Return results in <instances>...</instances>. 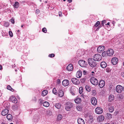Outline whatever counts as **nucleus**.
Returning a JSON list of instances; mask_svg holds the SVG:
<instances>
[{"label": "nucleus", "mask_w": 124, "mask_h": 124, "mask_svg": "<svg viewBox=\"0 0 124 124\" xmlns=\"http://www.w3.org/2000/svg\"><path fill=\"white\" fill-rule=\"evenodd\" d=\"M88 62L89 65L91 67H94L97 66V62L93 58H89L88 60Z\"/></svg>", "instance_id": "1"}, {"label": "nucleus", "mask_w": 124, "mask_h": 124, "mask_svg": "<svg viewBox=\"0 0 124 124\" xmlns=\"http://www.w3.org/2000/svg\"><path fill=\"white\" fill-rule=\"evenodd\" d=\"M65 108L67 111H70V109L72 108L73 105L74 104L71 102H68L66 103Z\"/></svg>", "instance_id": "2"}, {"label": "nucleus", "mask_w": 124, "mask_h": 124, "mask_svg": "<svg viewBox=\"0 0 124 124\" xmlns=\"http://www.w3.org/2000/svg\"><path fill=\"white\" fill-rule=\"evenodd\" d=\"M96 61H99L102 59V56L99 54H96L93 56V59Z\"/></svg>", "instance_id": "3"}, {"label": "nucleus", "mask_w": 124, "mask_h": 124, "mask_svg": "<svg viewBox=\"0 0 124 124\" xmlns=\"http://www.w3.org/2000/svg\"><path fill=\"white\" fill-rule=\"evenodd\" d=\"M90 81L91 83L94 85H96L98 83V81L97 79L94 77L91 78Z\"/></svg>", "instance_id": "4"}, {"label": "nucleus", "mask_w": 124, "mask_h": 124, "mask_svg": "<svg viewBox=\"0 0 124 124\" xmlns=\"http://www.w3.org/2000/svg\"><path fill=\"white\" fill-rule=\"evenodd\" d=\"M78 63L80 66L82 67H85L87 64V62L85 61L80 60L78 61Z\"/></svg>", "instance_id": "5"}, {"label": "nucleus", "mask_w": 124, "mask_h": 124, "mask_svg": "<svg viewBox=\"0 0 124 124\" xmlns=\"http://www.w3.org/2000/svg\"><path fill=\"white\" fill-rule=\"evenodd\" d=\"M123 87L121 85H118L116 87V90L117 92L118 93H120L123 90Z\"/></svg>", "instance_id": "6"}, {"label": "nucleus", "mask_w": 124, "mask_h": 124, "mask_svg": "<svg viewBox=\"0 0 124 124\" xmlns=\"http://www.w3.org/2000/svg\"><path fill=\"white\" fill-rule=\"evenodd\" d=\"M71 81L74 84L78 85L79 84L80 82L78 79L76 78H72L71 79Z\"/></svg>", "instance_id": "7"}, {"label": "nucleus", "mask_w": 124, "mask_h": 124, "mask_svg": "<svg viewBox=\"0 0 124 124\" xmlns=\"http://www.w3.org/2000/svg\"><path fill=\"white\" fill-rule=\"evenodd\" d=\"M106 53L108 56H112L114 54V51L112 49H109L107 50Z\"/></svg>", "instance_id": "8"}, {"label": "nucleus", "mask_w": 124, "mask_h": 124, "mask_svg": "<svg viewBox=\"0 0 124 124\" xmlns=\"http://www.w3.org/2000/svg\"><path fill=\"white\" fill-rule=\"evenodd\" d=\"M96 113L98 114H101L103 112V110L102 108L100 107L96 108L95 109Z\"/></svg>", "instance_id": "9"}, {"label": "nucleus", "mask_w": 124, "mask_h": 124, "mask_svg": "<svg viewBox=\"0 0 124 124\" xmlns=\"http://www.w3.org/2000/svg\"><path fill=\"white\" fill-rule=\"evenodd\" d=\"M105 49V46H100L97 48V51L99 53L103 52Z\"/></svg>", "instance_id": "10"}, {"label": "nucleus", "mask_w": 124, "mask_h": 124, "mask_svg": "<svg viewBox=\"0 0 124 124\" xmlns=\"http://www.w3.org/2000/svg\"><path fill=\"white\" fill-rule=\"evenodd\" d=\"M118 62V59L116 57H114L111 60V62L113 65H116Z\"/></svg>", "instance_id": "11"}, {"label": "nucleus", "mask_w": 124, "mask_h": 124, "mask_svg": "<svg viewBox=\"0 0 124 124\" xmlns=\"http://www.w3.org/2000/svg\"><path fill=\"white\" fill-rule=\"evenodd\" d=\"M91 102L92 104L94 105H96L97 104V101L96 98L93 97L91 98Z\"/></svg>", "instance_id": "12"}, {"label": "nucleus", "mask_w": 124, "mask_h": 124, "mask_svg": "<svg viewBox=\"0 0 124 124\" xmlns=\"http://www.w3.org/2000/svg\"><path fill=\"white\" fill-rule=\"evenodd\" d=\"M10 99L11 101L14 103H16L17 102V100L16 98L14 96H12L10 97Z\"/></svg>", "instance_id": "13"}, {"label": "nucleus", "mask_w": 124, "mask_h": 124, "mask_svg": "<svg viewBox=\"0 0 124 124\" xmlns=\"http://www.w3.org/2000/svg\"><path fill=\"white\" fill-rule=\"evenodd\" d=\"M69 84V81L67 79L64 80L62 82V85L65 86H68Z\"/></svg>", "instance_id": "14"}, {"label": "nucleus", "mask_w": 124, "mask_h": 124, "mask_svg": "<svg viewBox=\"0 0 124 124\" xmlns=\"http://www.w3.org/2000/svg\"><path fill=\"white\" fill-rule=\"evenodd\" d=\"M43 101L42 100H40V103L43 104V105L45 107H47L49 105V104L48 102L47 101H45L43 102Z\"/></svg>", "instance_id": "15"}, {"label": "nucleus", "mask_w": 124, "mask_h": 124, "mask_svg": "<svg viewBox=\"0 0 124 124\" xmlns=\"http://www.w3.org/2000/svg\"><path fill=\"white\" fill-rule=\"evenodd\" d=\"M105 85V81L102 80H101L99 82V85L100 88L103 87Z\"/></svg>", "instance_id": "16"}, {"label": "nucleus", "mask_w": 124, "mask_h": 124, "mask_svg": "<svg viewBox=\"0 0 124 124\" xmlns=\"http://www.w3.org/2000/svg\"><path fill=\"white\" fill-rule=\"evenodd\" d=\"M9 112V110L7 109H4L1 112V114L3 116L6 115Z\"/></svg>", "instance_id": "17"}, {"label": "nucleus", "mask_w": 124, "mask_h": 124, "mask_svg": "<svg viewBox=\"0 0 124 124\" xmlns=\"http://www.w3.org/2000/svg\"><path fill=\"white\" fill-rule=\"evenodd\" d=\"M73 69L72 65L70 64H69L67 67V70L68 71H71Z\"/></svg>", "instance_id": "18"}, {"label": "nucleus", "mask_w": 124, "mask_h": 124, "mask_svg": "<svg viewBox=\"0 0 124 124\" xmlns=\"http://www.w3.org/2000/svg\"><path fill=\"white\" fill-rule=\"evenodd\" d=\"M78 124H85V122L84 120L82 118H79L78 120Z\"/></svg>", "instance_id": "19"}, {"label": "nucleus", "mask_w": 124, "mask_h": 124, "mask_svg": "<svg viewBox=\"0 0 124 124\" xmlns=\"http://www.w3.org/2000/svg\"><path fill=\"white\" fill-rule=\"evenodd\" d=\"M82 71L80 70L78 71L77 73L76 77L78 78H80L82 76Z\"/></svg>", "instance_id": "20"}, {"label": "nucleus", "mask_w": 124, "mask_h": 124, "mask_svg": "<svg viewBox=\"0 0 124 124\" xmlns=\"http://www.w3.org/2000/svg\"><path fill=\"white\" fill-rule=\"evenodd\" d=\"M101 67L103 68H105L107 66V64L105 62H102L101 63Z\"/></svg>", "instance_id": "21"}, {"label": "nucleus", "mask_w": 124, "mask_h": 124, "mask_svg": "<svg viewBox=\"0 0 124 124\" xmlns=\"http://www.w3.org/2000/svg\"><path fill=\"white\" fill-rule=\"evenodd\" d=\"M97 120L99 122H101L103 121L104 119V118L103 116H100L98 117L97 118Z\"/></svg>", "instance_id": "22"}, {"label": "nucleus", "mask_w": 124, "mask_h": 124, "mask_svg": "<svg viewBox=\"0 0 124 124\" xmlns=\"http://www.w3.org/2000/svg\"><path fill=\"white\" fill-rule=\"evenodd\" d=\"M114 99V96L113 95L111 94L109 96L108 99L109 101H112Z\"/></svg>", "instance_id": "23"}, {"label": "nucleus", "mask_w": 124, "mask_h": 124, "mask_svg": "<svg viewBox=\"0 0 124 124\" xmlns=\"http://www.w3.org/2000/svg\"><path fill=\"white\" fill-rule=\"evenodd\" d=\"M59 95L61 97H62L64 95V92L61 90H60L59 92Z\"/></svg>", "instance_id": "24"}, {"label": "nucleus", "mask_w": 124, "mask_h": 124, "mask_svg": "<svg viewBox=\"0 0 124 124\" xmlns=\"http://www.w3.org/2000/svg\"><path fill=\"white\" fill-rule=\"evenodd\" d=\"M19 4L18 2H15V4L13 5V6L14 8H18L19 6Z\"/></svg>", "instance_id": "25"}, {"label": "nucleus", "mask_w": 124, "mask_h": 124, "mask_svg": "<svg viewBox=\"0 0 124 124\" xmlns=\"http://www.w3.org/2000/svg\"><path fill=\"white\" fill-rule=\"evenodd\" d=\"M7 118L8 120H10L12 119V115L9 114L7 116Z\"/></svg>", "instance_id": "26"}, {"label": "nucleus", "mask_w": 124, "mask_h": 124, "mask_svg": "<svg viewBox=\"0 0 124 124\" xmlns=\"http://www.w3.org/2000/svg\"><path fill=\"white\" fill-rule=\"evenodd\" d=\"M54 106L56 107L58 109H59L61 108V104L58 103L56 104Z\"/></svg>", "instance_id": "27"}, {"label": "nucleus", "mask_w": 124, "mask_h": 124, "mask_svg": "<svg viewBox=\"0 0 124 124\" xmlns=\"http://www.w3.org/2000/svg\"><path fill=\"white\" fill-rule=\"evenodd\" d=\"M108 108L110 112H112L114 110V108L113 106H110Z\"/></svg>", "instance_id": "28"}, {"label": "nucleus", "mask_w": 124, "mask_h": 124, "mask_svg": "<svg viewBox=\"0 0 124 124\" xmlns=\"http://www.w3.org/2000/svg\"><path fill=\"white\" fill-rule=\"evenodd\" d=\"M48 93V91L46 90H44L42 91V95L44 96L46 95Z\"/></svg>", "instance_id": "29"}, {"label": "nucleus", "mask_w": 124, "mask_h": 124, "mask_svg": "<svg viewBox=\"0 0 124 124\" xmlns=\"http://www.w3.org/2000/svg\"><path fill=\"white\" fill-rule=\"evenodd\" d=\"M85 88L86 90L87 91L90 92V87L89 86L86 85L85 86Z\"/></svg>", "instance_id": "30"}, {"label": "nucleus", "mask_w": 124, "mask_h": 124, "mask_svg": "<svg viewBox=\"0 0 124 124\" xmlns=\"http://www.w3.org/2000/svg\"><path fill=\"white\" fill-rule=\"evenodd\" d=\"M81 99V98H76L75 100V101L76 103H78L80 102Z\"/></svg>", "instance_id": "31"}, {"label": "nucleus", "mask_w": 124, "mask_h": 124, "mask_svg": "<svg viewBox=\"0 0 124 124\" xmlns=\"http://www.w3.org/2000/svg\"><path fill=\"white\" fill-rule=\"evenodd\" d=\"M12 108L14 110H16L18 108V106L16 105H15L12 107Z\"/></svg>", "instance_id": "32"}, {"label": "nucleus", "mask_w": 124, "mask_h": 124, "mask_svg": "<svg viewBox=\"0 0 124 124\" xmlns=\"http://www.w3.org/2000/svg\"><path fill=\"white\" fill-rule=\"evenodd\" d=\"M62 115L60 114H59L57 116V119L58 120H61L62 118Z\"/></svg>", "instance_id": "33"}, {"label": "nucleus", "mask_w": 124, "mask_h": 124, "mask_svg": "<svg viewBox=\"0 0 124 124\" xmlns=\"http://www.w3.org/2000/svg\"><path fill=\"white\" fill-rule=\"evenodd\" d=\"M53 93L55 95H56L57 94V91L55 88H54L53 90Z\"/></svg>", "instance_id": "34"}, {"label": "nucleus", "mask_w": 124, "mask_h": 124, "mask_svg": "<svg viewBox=\"0 0 124 124\" xmlns=\"http://www.w3.org/2000/svg\"><path fill=\"white\" fill-rule=\"evenodd\" d=\"M83 88L82 87H81L79 88V93L80 94H81L83 92Z\"/></svg>", "instance_id": "35"}, {"label": "nucleus", "mask_w": 124, "mask_h": 124, "mask_svg": "<svg viewBox=\"0 0 124 124\" xmlns=\"http://www.w3.org/2000/svg\"><path fill=\"white\" fill-rule=\"evenodd\" d=\"M76 109L78 111H80L82 109V108L80 106H77L76 107Z\"/></svg>", "instance_id": "36"}, {"label": "nucleus", "mask_w": 124, "mask_h": 124, "mask_svg": "<svg viewBox=\"0 0 124 124\" xmlns=\"http://www.w3.org/2000/svg\"><path fill=\"white\" fill-rule=\"evenodd\" d=\"M100 22L99 21L97 22L95 24L94 27H96L98 26L100 24Z\"/></svg>", "instance_id": "37"}, {"label": "nucleus", "mask_w": 124, "mask_h": 124, "mask_svg": "<svg viewBox=\"0 0 124 124\" xmlns=\"http://www.w3.org/2000/svg\"><path fill=\"white\" fill-rule=\"evenodd\" d=\"M85 78H83L81 79L80 81L82 83H84L85 82Z\"/></svg>", "instance_id": "38"}, {"label": "nucleus", "mask_w": 124, "mask_h": 124, "mask_svg": "<svg viewBox=\"0 0 124 124\" xmlns=\"http://www.w3.org/2000/svg\"><path fill=\"white\" fill-rule=\"evenodd\" d=\"M42 31L43 32L45 33H46L47 31L46 29L45 28H43L42 29Z\"/></svg>", "instance_id": "39"}, {"label": "nucleus", "mask_w": 124, "mask_h": 124, "mask_svg": "<svg viewBox=\"0 0 124 124\" xmlns=\"http://www.w3.org/2000/svg\"><path fill=\"white\" fill-rule=\"evenodd\" d=\"M9 35L10 36V37H12L13 36V34L11 31H9Z\"/></svg>", "instance_id": "40"}, {"label": "nucleus", "mask_w": 124, "mask_h": 124, "mask_svg": "<svg viewBox=\"0 0 124 124\" xmlns=\"http://www.w3.org/2000/svg\"><path fill=\"white\" fill-rule=\"evenodd\" d=\"M102 55L103 57H104L106 55V53L105 52H103L102 54Z\"/></svg>", "instance_id": "41"}, {"label": "nucleus", "mask_w": 124, "mask_h": 124, "mask_svg": "<svg viewBox=\"0 0 124 124\" xmlns=\"http://www.w3.org/2000/svg\"><path fill=\"white\" fill-rule=\"evenodd\" d=\"M54 55L53 54H51L49 55V56L50 57H54Z\"/></svg>", "instance_id": "42"}, {"label": "nucleus", "mask_w": 124, "mask_h": 124, "mask_svg": "<svg viewBox=\"0 0 124 124\" xmlns=\"http://www.w3.org/2000/svg\"><path fill=\"white\" fill-rule=\"evenodd\" d=\"M10 21H11V23L13 24L15 22H14V19L12 18L11 20H10Z\"/></svg>", "instance_id": "43"}, {"label": "nucleus", "mask_w": 124, "mask_h": 124, "mask_svg": "<svg viewBox=\"0 0 124 124\" xmlns=\"http://www.w3.org/2000/svg\"><path fill=\"white\" fill-rule=\"evenodd\" d=\"M9 24L8 23H5V26L6 27L8 26H9Z\"/></svg>", "instance_id": "44"}, {"label": "nucleus", "mask_w": 124, "mask_h": 124, "mask_svg": "<svg viewBox=\"0 0 124 124\" xmlns=\"http://www.w3.org/2000/svg\"><path fill=\"white\" fill-rule=\"evenodd\" d=\"M11 87L10 85H8L7 87V89L8 90H10Z\"/></svg>", "instance_id": "45"}, {"label": "nucleus", "mask_w": 124, "mask_h": 124, "mask_svg": "<svg viewBox=\"0 0 124 124\" xmlns=\"http://www.w3.org/2000/svg\"><path fill=\"white\" fill-rule=\"evenodd\" d=\"M106 22V21L104 20L103 21H102V25H104V24Z\"/></svg>", "instance_id": "46"}, {"label": "nucleus", "mask_w": 124, "mask_h": 124, "mask_svg": "<svg viewBox=\"0 0 124 124\" xmlns=\"http://www.w3.org/2000/svg\"><path fill=\"white\" fill-rule=\"evenodd\" d=\"M33 121L35 122H37L38 121V120L36 119H33Z\"/></svg>", "instance_id": "47"}, {"label": "nucleus", "mask_w": 124, "mask_h": 124, "mask_svg": "<svg viewBox=\"0 0 124 124\" xmlns=\"http://www.w3.org/2000/svg\"><path fill=\"white\" fill-rule=\"evenodd\" d=\"M57 83L58 84H59L61 83L60 80V79H58L57 80Z\"/></svg>", "instance_id": "48"}, {"label": "nucleus", "mask_w": 124, "mask_h": 124, "mask_svg": "<svg viewBox=\"0 0 124 124\" xmlns=\"http://www.w3.org/2000/svg\"><path fill=\"white\" fill-rule=\"evenodd\" d=\"M101 27V25H100L98 26V27L97 28V29H96V30L97 31H98L99 30V29Z\"/></svg>", "instance_id": "49"}, {"label": "nucleus", "mask_w": 124, "mask_h": 124, "mask_svg": "<svg viewBox=\"0 0 124 124\" xmlns=\"http://www.w3.org/2000/svg\"><path fill=\"white\" fill-rule=\"evenodd\" d=\"M39 10L38 9H37L36 11V13H39Z\"/></svg>", "instance_id": "50"}, {"label": "nucleus", "mask_w": 124, "mask_h": 124, "mask_svg": "<svg viewBox=\"0 0 124 124\" xmlns=\"http://www.w3.org/2000/svg\"><path fill=\"white\" fill-rule=\"evenodd\" d=\"M121 75L122 76L124 77V72H122L121 74Z\"/></svg>", "instance_id": "51"}, {"label": "nucleus", "mask_w": 124, "mask_h": 124, "mask_svg": "<svg viewBox=\"0 0 124 124\" xmlns=\"http://www.w3.org/2000/svg\"><path fill=\"white\" fill-rule=\"evenodd\" d=\"M10 90L11 91H14V89H13V88H12L11 89H10Z\"/></svg>", "instance_id": "52"}, {"label": "nucleus", "mask_w": 124, "mask_h": 124, "mask_svg": "<svg viewBox=\"0 0 124 124\" xmlns=\"http://www.w3.org/2000/svg\"><path fill=\"white\" fill-rule=\"evenodd\" d=\"M68 1L69 2V3H70L72 2V0H68Z\"/></svg>", "instance_id": "53"}, {"label": "nucleus", "mask_w": 124, "mask_h": 124, "mask_svg": "<svg viewBox=\"0 0 124 124\" xmlns=\"http://www.w3.org/2000/svg\"><path fill=\"white\" fill-rule=\"evenodd\" d=\"M2 68V67L1 65H0V70H1Z\"/></svg>", "instance_id": "54"}, {"label": "nucleus", "mask_w": 124, "mask_h": 124, "mask_svg": "<svg viewBox=\"0 0 124 124\" xmlns=\"http://www.w3.org/2000/svg\"><path fill=\"white\" fill-rule=\"evenodd\" d=\"M71 93L72 94V95H75V93H74L72 92H71Z\"/></svg>", "instance_id": "55"}, {"label": "nucleus", "mask_w": 124, "mask_h": 124, "mask_svg": "<svg viewBox=\"0 0 124 124\" xmlns=\"http://www.w3.org/2000/svg\"><path fill=\"white\" fill-rule=\"evenodd\" d=\"M109 22L107 24V25H109Z\"/></svg>", "instance_id": "56"}, {"label": "nucleus", "mask_w": 124, "mask_h": 124, "mask_svg": "<svg viewBox=\"0 0 124 124\" xmlns=\"http://www.w3.org/2000/svg\"><path fill=\"white\" fill-rule=\"evenodd\" d=\"M92 73L93 74L94 73V72L93 71H92Z\"/></svg>", "instance_id": "57"}, {"label": "nucleus", "mask_w": 124, "mask_h": 124, "mask_svg": "<svg viewBox=\"0 0 124 124\" xmlns=\"http://www.w3.org/2000/svg\"><path fill=\"white\" fill-rule=\"evenodd\" d=\"M115 23V22H114V21H113V24H114V23Z\"/></svg>", "instance_id": "58"}, {"label": "nucleus", "mask_w": 124, "mask_h": 124, "mask_svg": "<svg viewBox=\"0 0 124 124\" xmlns=\"http://www.w3.org/2000/svg\"><path fill=\"white\" fill-rule=\"evenodd\" d=\"M23 25H22L21 26V27L22 28L23 27Z\"/></svg>", "instance_id": "59"}, {"label": "nucleus", "mask_w": 124, "mask_h": 124, "mask_svg": "<svg viewBox=\"0 0 124 124\" xmlns=\"http://www.w3.org/2000/svg\"><path fill=\"white\" fill-rule=\"evenodd\" d=\"M19 30H18V31H17V32H19Z\"/></svg>", "instance_id": "60"}, {"label": "nucleus", "mask_w": 124, "mask_h": 124, "mask_svg": "<svg viewBox=\"0 0 124 124\" xmlns=\"http://www.w3.org/2000/svg\"><path fill=\"white\" fill-rule=\"evenodd\" d=\"M95 91L93 90V91L92 92H93H93H94Z\"/></svg>", "instance_id": "61"}, {"label": "nucleus", "mask_w": 124, "mask_h": 124, "mask_svg": "<svg viewBox=\"0 0 124 124\" xmlns=\"http://www.w3.org/2000/svg\"><path fill=\"white\" fill-rule=\"evenodd\" d=\"M63 1H66V0H63Z\"/></svg>", "instance_id": "62"}, {"label": "nucleus", "mask_w": 124, "mask_h": 124, "mask_svg": "<svg viewBox=\"0 0 124 124\" xmlns=\"http://www.w3.org/2000/svg\"><path fill=\"white\" fill-rule=\"evenodd\" d=\"M40 2H41V0H39Z\"/></svg>", "instance_id": "63"}, {"label": "nucleus", "mask_w": 124, "mask_h": 124, "mask_svg": "<svg viewBox=\"0 0 124 124\" xmlns=\"http://www.w3.org/2000/svg\"><path fill=\"white\" fill-rule=\"evenodd\" d=\"M123 65H124V62Z\"/></svg>", "instance_id": "64"}]
</instances>
